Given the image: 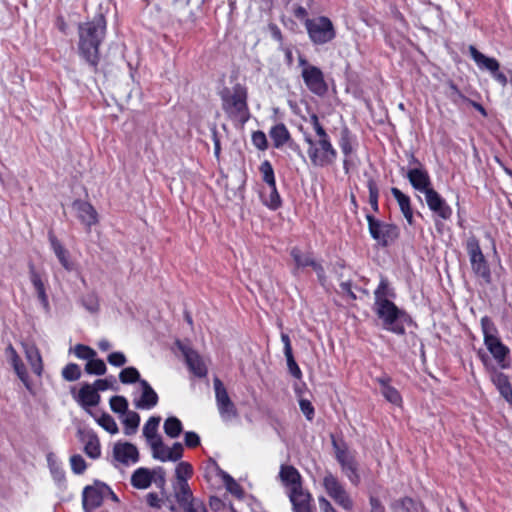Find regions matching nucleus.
Segmentation results:
<instances>
[{
    "mask_svg": "<svg viewBox=\"0 0 512 512\" xmlns=\"http://www.w3.org/2000/svg\"><path fill=\"white\" fill-rule=\"evenodd\" d=\"M119 379L124 384L139 382L141 380L138 370L134 367L123 369L119 374Z\"/></svg>",
    "mask_w": 512,
    "mask_h": 512,
    "instance_id": "44",
    "label": "nucleus"
},
{
    "mask_svg": "<svg viewBox=\"0 0 512 512\" xmlns=\"http://www.w3.org/2000/svg\"><path fill=\"white\" fill-rule=\"evenodd\" d=\"M102 490L103 488L94 486H87L84 489L82 504L86 512H89L101 505L103 501Z\"/></svg>",
    "mask_w": 512,
    "mask_h": 512,
    "instance_id": "27",
    "label": "nucleus"
},
{
    "mask_svg": "<svg viewBox=\"0 0 512 512\" xmlns=\"http://www.w3.org/2000/svg\"><path fill=\"white\" fill-rule=\"evenodd\" d=\"M222 108L234 120L245 123L249 119L247 89L237 84L221 91Z\"/></svg>",
    "mask_w": 512,
    "mask_h": 512,
    "instance_id": "2",
    "label": "nucleus"
},
{
    "mask_svg": "<svg viewBox=\"0 0 512 512\" xmlns=\"http://www.w3.org/2000/svg\"><path fill=\"white\" fill-rule=\"evenodd\" d=\"M174 497L181 507L186 510L191 504L198 500L193 498L192 491L188 483H174L173 484Z\"/></svg>",
    "mask_w": 512,
    "mask_h": 512,
    "instance_id": "29",
    "label": "nucleus"
},
{
    "mask_svg": "<svg viewBox=\"0 0 512 512\" xmlns=\"http://www.w3.org/2000/svg\"><path fill=\"white\" fill-rule=\"evenodd\" d=\"M299 406L302 413L306 416L308 420H312L314 416V408L309 400L301 399L299 401Z\"/></svg>",
    "mask_w": 512,
    "mask_h": 512,
    "instance_id": "58",
    "label": "nucleus"
},
{
    "mask_svg": "<svg viewBox=\"0 0 512 512\" xmlns=\"http://www.w3.org/2000/svg\"><path fill=\"white\" fill-rule=\"evenodd\" d=\"M391 193L396 199L404 218L406 219L409 225H412L413 211L410 206V198L395 187L391 189Z\"/></svg>",
    "mask_w": 512,
    "mask_h": 512,
    "instance_id": "32",
    "label": "nucleus"
},
{
    "mask_svg": "<svg viewBox=\"0 0 512 512\" xmlns=\"http://www.w3.org/2000/svg\"><path fill=\"white\" fill-rule=\"evenodd\" d=\"M152 450V457L161 462H176L183 455V445L175 442L172 447L164 445L162 439L150 446Z\"/></svg>",
    "mask_w": 512,
    "mask_h": 512,
    "instance_id": "11",
    "label": "nucleus"
},
{
    "mask_svg": "<svg viewBox=\"0 0 512 512\" xmlns=\"http://www.w3.org/2000/svg\"><path fill=\"white\" fill-rule=\"evenodd\" d=\"M80 440L84 444V452L92 459L101 455L100 442L97 435L91 431L80 432Z\"/></svg>",
    "mask_w": 512,
    "mask_h": 512,
    "instance_id": "25",
    "label": "nucleus"
},
{
    "mask_svg": "<svg viewBox=\"0 0 512 512\" xmlns=\"http://www.w3.org/2000/svg\"><path fill=\"white\" fill-rule=\"evenodd\" d=\"M490 379L492 383L495 385L501 396L510 404H512V388L508 377L499 372L495 368H492L490 371Z\"/></svg>",
    "mask_w": 512,
    "mask_h": 512,
    "instance_id": "23",
    "label": "nucleus"
},
{
    "mask_svg": "<svg viewBox=\"0 0 512 512\" xmlns=\"http://www.w3.org/2000/svg\"><path fill=\"white\" fill-rule=\"evenodd\" d=\"M290 501L293 505L294 512H310L311 510V495L303 487L294 488L288 491Z\"/></svg>",
    "mask_w": 512,
    "mask_h": 512,
    "instance_id": "19",
    "label": "nucleus"
},
{
    "mask_svg": "<svg viewBox=\"0 0 512 512\" xmlns=\"http://www.w3.org/2000/svg\"><path fill=\"white\" fill-rule=\"evenodd\" d=\"M219 475L221 476L226 489L236 497H242V489L240 485L225 471L220 470Z\"/></svg>",
    "mask_w": 512,
    "mask_h": 512,
    "instance_id": "42",
    "label": "nucleus"
},
{
    "mask_svg": "<svg viewBox=\"0 0 512 512\" xmlns=\"http://www.w3.org/2000/svg\"><path fill=\"white\" fill-rule=\"evenodd\" d=\"M49 240L51 248L58 258L63 268L67 271H74L76 269L75 263L70 259L69 252L63 247V245L57 240V238L50 234Z\"/></svg>",
    "mask_w": 512,
    "mask_h": 512,
    "instance_id": "26",
    "label": "nucleus"
},
{
    "mask_svg": "<svg viewBox=\"0 0 512 512\" xmlns=\"http://www.w3.org/2000/svg\"><path fill=\"white\" fill-rule=\"evenodd\" d=\"M216 405L220 417L223 421L228 422L237 416V410L234 403L231 401L227 390L219 378L213 380Z\"/></svg>",
    "mask_w": 512,
    "mask_h": 512,
    "instance_id": "9",
    "label": "nucleus"
},
{
    "mask_svg": "<svg viewBox=\"0 0 512 512\" xmlns=\"http://www.w3.org/2000/svg\"><path fill=\"white\" fill-rule=\"evenodd\" d=\"M284 355L286 357V361H287V366H288L289 372L296 379H300L301 376H302V372H301L299 366L297 365V363L294 360L293 353L291 352L289 354H284Z\"/></svg>",
    "mask_w": 512,
    "mask_h": 512,
    "instance_id": "52",
    "label": "nucleus"
},
{
    "mask_svg": "<svg viewBox=\"0 0 512 512\" xmlns=\"http://www.w3.org/2000/svg\"><path fill=\"white\" fill-rule=\"evenodd\" d=\"M305 142L308 144L307 154L314 166L325 167L334 163L337 152L330 140H314L306 134Z\"/></svg>",
    "mask_w": 512,
    "mask_h": 512,
    "instance_id": "5",
    "label": "nucleus"
},
{
    "mask_svg": "<svg viewBox=\"0 0 512 512\" xmlns=\"http://www.w3.org/2000/svg\"><path fill=\"white\" fill-rule=\"evenodd\" d=\"M260 172L262 174V179L267 184V186L276 184L274 170L269 161H264L261 163Z\"/></svg>",
    "mask_w": 512,
    "mask_h": 512,
    "instance_id": "45",
    "label": "nucleus"
},
{
    "mask_svg": "<svg viewBox=\"0 0 512 512\" xmlns=\"http://www.w3.org/2000/svg\"><path fill=\"white\" fill-rule=\"evenodd\" d=\"M291 257L295 262L296 269L312 266L315 261L310 254L302 253L300 249L296 247L291 250Z\"/></svg>",
    "mask_w": 512,
    "mask_h": 512,
    "instance_id": "40",
    "label": "nucleus"
},
{
    "mask_svg": "<svg viewBox=\"0 0 512 512\" xmlns=\"http://www.w3.org/2000/svg\"><path fill=\"white\" fill-rule=\"evenodd\" d=\"M252 142L259 150H265L267 148V138L262 131H256L252 134Z\"/></svg>",
    "mask_w": 512,
    "mask_h": 512,
    "instance_id": "54",
    "label": "nucleus"
},
{
    "mask_svg": "<svg viewBox=\"0 0 512 512\" xmlns=\"http://www.w3.org/2000/svg\"><path fill=\"white\" fill-rule=\"evenodd\" d=\"M146 501L150 507L157 509L161 508L162 504L164 503V500L159 498L156 493H148L146 495Z\"/></svg>",
    "mask_w": 512,
    "mask_h": 512,
    "instance_id": "59",
    "label": "nucleus"
},
{
    "mask_svg": "<svg viewBox=\"0 0 512 512\" xmlns=\"http://www.w3.org/2000/svg\"><path fill=\"white\" fill-rule=\"evenodd\" d=\"M378 382L381 384L382 395L391 403L398 405L401 403V396L399 392L388 384V381L384 378H379Z\"/></svg>",
    "mask_w": 512,
    "mask_h": 512,
    "instance_id": "36",
    "label": "nucleus"
},
{
    "mask_svg": "<svg viewBox=\"0 0 512 512\" xmlns=\"http://www.w3.org/2000/svg\"><path fill=\"white\" fill-rule=\"evenodd\" d=\"M340 148L343 152V154L345 155V159H344V169L346 172H348V156L351 155L352 151H353V148H352V145L349 141V139L346 137V136H343L341 138V141H340Z\"/></svg>",
    "mask_w": 512,
    "mask_h": 512,
    "instance_id": "51",
    "label": "nucleus"
},
{
    "mask_svg": "<svg viewBox=\"0 0 512 512\" xmlns=\"http://www.w3.org/2000/svg\"><path fill=\"white\" fill-rule=\"evenodd\" d=\"M5 357L9 364L13 367V370L16 373L17 377L20 379V381L24 384V386L27 389L30 390L31 384L29 381L27 369L24 363L22 362L20 356L18 355L17 351L11 344H9L5 348Z\"/></svg>",
    "mask_w": 512,
    "mask_h": 512,
    "instance_id": "15",
    "label": "nucleus"
},
{
    "mask_svg": "<svg viewBox=\"0 0 512 512\" xmlns=\"http://www.w3.org/2000/svg\"><path fill=\"white\" fill-rule=\"evenodd\" d=\"M200 443V438L195 432H186L185 433V444L188 447H196Z\"/></svg>",
    "mask_w": 512,
    "mask_h": 512,
    "instance_id": "60",
    "label": "nucleus"
},
{
    "mask_svg": "<svg viewBox=\"0 0 512 512\" xmlns=\"http://www.w3.org/2000/svg\"><path fill=\"white\" fill-rule=\"evenodd\" d=\"M70 465L75 474H82L87 467L84 458L79 454L70 457Z\"/></svg>",
    "mask_w": 512,
    "mask_h": 512,
    "instance_id": "50",
    "label": "nucleus"
},
{
    "mask_svg": "<svg viewBox=\"0 0 512 512\" xmlns=\"http://www.w3.org/2000/svg\"><path fill=\"white\" fill-rule=\"evenodd\" d=\"M109 364L120 367L126 363V357L122 352H113L107 358Z\"/></svg>",
    "mask_w": 512,
    "mask_h": 512,
    "instance_id": "57",
    "label": "nucleus"
},
{
    "mask_svg": "<svg viewBox=\"0 0 512 512\" xmlns=\"http://www.w3.org/2000/svg\"><path fill=\"white\" fill-rule=\"evenodd\" d=\"M158 472H163L162 468L152 471L148 468H138L131 475V485L136 489L145 490L151 486L154 475Z\"/></svg>",
    "mask_w": 512,
    "mask_h": 512,
    "instance_id": "21",
    "label": "nucleus"
},
{
    "mask_svg": "<svg viewBox=\"0 0 512 512\" xmlns=\"http://www.w3.org/2000/svg\"><path fill=\"white\" fill-rule=\"evenodd\" d=\"M263 203L270 209H277L281 205V198L276 189V184L269 185L261 193Z\"/></svg>",
    "mask_w": 512,
    "mask_h": 512,
    "instance_id": "34",
    "label": "nucleus"
},
{
    "mask_svg": "<svg viewBox=\"0 0 512 512\" xmlns=\"http://www.w3.org/2000/svg\"><path fill=\"white\" fill-rule=\"evenodd\" d=\"M323 487L337 505L346 511L352 510L353 500L337 477L331 473H326L323 477Z\"/></svg>",
    "mask_w": 512,
    "mask_h": 512,
    "instance_id": "8",
    "label": "nucleus"
},
{
    "mask_svg": "<svg viewBox=\"0 0 512 512\" xmlns=\"http://www.w3.org/2000/svg\"><path fill=\"white\" fill-rule=\"evenodd\" d=\"M110 407L115 413L125 414L128 409V402L123 396H113L110 399Z\"/></svg>",
    "mask_w": 512,
    "mask_h": 512,
    "instance_id": "48",
    "label": "nucleus"
},
{
    "mask_svg": "<svg viewBox=\"0 0 512 512\" xmlns=\"http://www.w3.org/2000/svg\"><path fill=\"white\" fill-rule=\"evenodd\" d=\"M85 371L91 375H103L106 372V365L103 360L94 357L86 363Z\"/></svg>",
    "mask_w": 512,
    "mask_h": 512,
    "instance_id": "43",
    "label": "nucleus"
},
{
    "mask_svg": "<svg viewBox=\"0 0 512 512\" xmlns=\"http://www.w3.org/2000/svg\"><path fill=\"white\" fill-rule=\"evenodd\" d=\"M367 221L370 235L380 244L386 245L397 236V229L395 226L382 223L374 219L371 215H367Z\"/></svg>",
    "mask_w": 512,
    "mask_h": 512,
    "instance_id": "12",
    "label": "nucleus"
},
{
    "mask_svg": "<svg viewBox=\"0 0 512 512\" xmlns=\"http://www.w3.org/2000/svg\"><path fill=\"white\" fill-rule=\"evenodd\" d=\"M163 429L168 437L177 438L181 434L183 427L177 417L171 416L164 421Z\"/></svg>",
    "mask_w": 512,
    "mask_h": 512,
    "instance_id": "37",
    "label": "nucleus"
},
{
    "mask_svg": "<svg viewBox=\"0 0 512 512\" xmlns=\"http://www.w3.org/2000/svg\"><path fill=\"white\" fill-rule=\"evenodd\" d=\"M334 447L336 459L341 465L343 474L348 478L352 485L358 486L361 478L354 455L347 449L338 446L335 442Z\"/></svg>",
    "mask_w": 512,
    "mask_h": 512,
    "instance_id": "10",
    "label": "nucleus"
},
{
    "mask_svg": "<svg viewBox=\"0 0 512 512\" xmlns=\"http://www.w3.org/2000/svg\"><path fill=\"white\" fill-rule=\"evenodd\" d=\"M98 423L99 425L105 429L107 432L111 433V434H116L118 433V426H117V423L115 422V420L108 414H104L102 415L99 419H98Z\"/></svg>",
    "mask_w": 512,
    "mask_h": 512,
    "instance_id": "49",
    "label": "nucleus"
},
{
    "mask_svg": "<svg viewBox=\"0 0 512 512\" xmlns=\"http://www.w3.org/2000/svg\"><path fill=\"white\" fill-rule=\"evenodd\" d=\"M74 208L80 221L87 227L98 222V214L94 207L85 201H75Z\"/></svg>",
    "mask_w": 512,
    "mask_h": 512,
    "instance_id": "24",
    "label": "nucleus"
},
{
    "mask_svg": "<svg viewBox=\"0 0 512 512\" xmlns=\"http://www.w3.org/2000/svg\"><path fill=\"white\" fill-rule=\"evenodd\" d=\"M179 348L185 357L190 371L197 377L206 376L207 368L199 354L187 346L180 345Z\"/></svg>",
    "mask_w": 512,
    "mask_h": 512,
    "instance_id": "18",
    "label": "nucleus"
},
{
    "mask_svg": "<svg viewBox=\"0 0 512 512\" xmlns=\"http://www.w3.org/2000/svg\"><path fill=\"white\" fill-rule=\"evenodd\" d=\"M305 27L310 40L316 45L326 44L336 37L332 21L325 16L307 19Z\"/></svg>",
    "mask_w": 512,
    "mask_h": 512,
    "instance_id": "6",
    "label": "nucleus"
},
{
    "mask_svg": "<svg viewBox=\"0 0 512 512\" xmlns=\"http://www.w3.org/2000/svg\"><path fill=\"white\" fill-rule=\"evenodd\" d=\"M30 278H31V282L37 292L40 302L42 303V305L45 309H48L49 308L48 297H47L45 287H44V284H43L40 276L35 271H32Z\"/></svg>",
    "mask_w": 512,
    "mask_h": 512,
    "instance_id": "38",
    "label": "nucleus"
},
{
    "mask_svg": "<svg viewBox=\"0 0 512 512\" xmlns=\"http://www.w3.org/2000/svg\"><path fill=\"white\" fill-rule=\"evenodd\" d=\"M73 352L77 358L87 360V362L96 357V351L83 344H77L74 347Z\"/></svg>",
    "mask_w": 512,
    "mask_h": 512,
    "instance_id": "47",
    "label": "nucleus"
},
{
    "mask_svg": "<svg viewBox=\"0 0 512 512\" xmlns=\"http://www.w3.org/2000/svg\"><path fill=\"white\" fill-rule=\"evenodd\" d=\"M83 304L85 306V308L91 312V313H95L98 311L99 309V303H98V299L97 297L94 295V294H89L87 295L84 299H83Z\"/></svg>",
    "mask_w": 512,
    "mask_h": 512,
    "instance_id": "55",
    "label": "nucleus"
},
{
    "mask_svg": "<svg viewBox=\"0 0 512 512\" xmlns=\"http://www.w3.org/2000/svg\"><path fill=\"white\" fill-rule=\"evenodd\" d=\"M176 481L174 483H188L193 474L192 466L187 462H180L175 469Z\"/></svg>",
    "mask_w": 512,
    "mask_h": 512,
    "instance_id": "41",
    "label": "nucleus"
},
{
    "mask_svg": "<svg viewBox=\"0 0 512 512\" xmlns=\"http://www.w3.org/2000/svg\"><path fill=\"white\" fill-rule=\"evenodd\" d=\"M21 346L32 371L37 376H41L43 372V361L39 349L33 343L21 342Z\"/></svg>",
    "mask_w": 512,
    "mask_h": 512,
    "instance_id": "22",
    "label": "nucleus"
},
{
    "mask_svg": "<svg viewBox=\"0 0 512 512\" xmlns=\"http://www.w3.org/2000/svg\"><path fill=\"white\" fill-rule=\"evenodd\" d=\"M374 311L378 318L382 321L384 329L395 334H404V327L401 319L405 316L404 312L390 300H379L374 303Z\"/></svg>",
    "mask_w": 512,
    "mask_h": 512,
    "instance_id": "4",
    "label": "nucleus"
},
{
    "mask_svg": "<svg viewBox=\"0 0 512 512\" xmlns=\"http://www.w3.org/2000/svg\"><path fill=\"white\" fill-rule=\"evenodd\" d=\"M491 75L501 86L504 87L507 85V77L504 73L500 72L499 69L496 70V72H493Z\"/></svg>",
    "mask_w": 512,
    "mask_h": 512,
    "instance_id": "63",
    "label": "nucleus"
},
{
    "mask_svg": "<svg viewBox=\"0 0 512 512\" xmlns=\"http://www.w3.org/2000/svg\"><path fill=\"white\" fill-rule=\"evenodd\" d=\"M105 31L106 21L101 14L79 26V51L93 65L97 63L99 45L104 39Z\"/></svg>",
    "mask_w": 512,
    "mask_h": 512,
    "instance_id": "1",
    "label": "nucleus"
},
{
    "mask_svg": "<svg viewBox=\"0 0 512 512\" xmlns=\"http://www.w3.org/2000/svg\"><path fill=\"white\" fill-rule=\"evenodd\" d=\"M374 295H375V302H379V300H388L387 299L388 284H387L386 280H383V279L381 280V282L379 283V286L377 287V289L374 292Z\"/></svg>",
    "mask_w": 512,
    "mask_h": 512,
    "instance_id": "56",
    "label": "nucleus"
},
{
    "mask_svg": "<svg viewBox=\"0 0 512 512\" xmlns=\"http://www.w3.org/2000/svg\"><path fill=\"white\" fill-rule=\"evenodd\" d=\"M62 376L67 381H76L81 376L80 367L75 363H69L63 368Z\"/></svg>",
    "mask_w": 512,
    "mask_h": 512,
    "instance_id": "46",
    "label": "nucleus"
},
{
    "mask_svg": "<svg viewBox=\"0 0 512 512\" xmlns=\"http://www.w3.org/2000/svg\"><path fill=\"white\" fill-rule=\"evenodd\" d=\"M124 415L123 423L125 425L124 433L126 435H131L136 432L139 423L140 416L138 413L134 411H127Z\"/></svg>",
    "mask_w": 512,
    "mask_h": 512,
    "instance_id": "39",
    "label": "nucleus"
},
{
    "mask_svg": "<svg viewBox=\"0 0 512 512\" xmlns=\"http://www.w3.org/2000/svg\"><path fill=\"white\" fill-rule=\"evenodd\" d=\"M471 268L476 276L481 277L486 283L491 281V273L488 263L481 251L478 240L470 237L466 243Z\"/></svg>",
    "mask_w": 512,
    "mask_h": 512,
    "instance_id": "7",
    "label": "nucleus"
},
{
    "mask_svg": "<svg viewBox=\"0 0 512 512\" xmlns=\"http://www.w3.org/2000/svg\"><path fill=\"white\" fill-rule=\"evenodd\" d=\"M369 203L374 210L378 209V188L373 180L368 181Z\"/></svg>",
    "mask_w": 512,
    "mask_h": 512,
    "instance_id": "53",
    "label": "nucleus"
},
{
    "mask_svg": "<svg viewBox=\"0 0 512 512\" xmlns=\"http://www.w3.org/2000/svg\"><path fill=\"white\" fill-rule=\"evenodd\" d=\"M425 195L426 203L431 211L436 213L441 219L448 220L452 216V209L440 194L433 188L428 190Z\"/></svg>",
    "mask_w": 512,
    "mask_h": 512,
    "instance_id": "14",
    "label": "nucleus"
},
{
    "mask_svg": "<svg viewBox=\"0 0 512 512\" xmlns=\"http://www.w3.org/2000/svg\"><path fill=\"white\" fill-rule=\"evenodd\" d=\"M77 401L84 408L93 407L99 403L100 395L92 385L85 384L78 393Z\"/></svg>",
    "mask_w": 512,
    "mask_h": 512,
    "instance_id": "31",
    "label": "nucleus"
},
{
    "mask_svg": "<svg viewBox=\"0 0 512 512\" xmlns=\"http://www.w3.org/2000/svg\"><path fill=\"white\" fill-rule=\"evenodd\" d=\"M270 137L274 142V146L279 148L289 140L290 134L286 126L280 123L271 128Z\"/></svg>",
    "mask_w": 512,
    "mask_h": 512,
    "instance_id": "35",
    "label": "nucleus"
},
{
    "mask_svg": "<svg viewBox=\"0 0 512 512\" xmlns=\"http://www.w3.org/2000/svg\"><path fill=\"white\" fill-rule=\"evenodd\" d=\"M469 53L474 62L477 64L478 68L481 70H487L492 74L500 68V64L495 58L487 57L478 51L474 46L469 47Z\"/></svg>",
    "mask_w": 512,
    "mask_h": 512,
    "instance_id": "28",
    "label": "nucleus"
},
{
    "mask_svg": "<svg viewBox=\"0 0 512 512\" xmlns=\"http://www.w3.org/2000/svg\"><path fill=\"white\" fill-rule=\"evenodd\" d=\"M209 505H210L211 509L214 511H218L224 507V503L218 497H211L210 501H209Z\"/></svg>",
    "mask_w": 512,
    "mask_h": 512,
    "instance_id": "64",
    "label": "nucleus"
},
{
    "mask_svg": "<svg viewBox=\"0 0 512 512\" xmlns=\"http://www.w3.org/2000/svg\"><path fill=\"white\" fill-rule=\"evenodd\" d=\"M141 394L134 399V405L137 409L151 410L158 403V395L146 380H140Z\"/></svg>",
    "mask_w": 512,
    "mask_h": 512,
    "instance_id": "17",
    "label": "nucleus"
},
{
    "mask_svg": "<svg viewBox=\"0 0 512 512\" xmlns=\"http://www.w3.org/2000/svg\"><path fill=\"white\" fill-rule=\"evenodd\" d=\"M407 177L412 187L422 193H427L431 190V180L428 172L423 168H413L407 173Z\"/></svg>",
    "mask_w": 512,
    "mask_h": 512,
    "instance_id": "20",
    "label": "nucleus"
},
{
    "mask_svg": "<svg viewBox=\"0 0 512 512\" xmlns=\"http://www.w3.org/2000/svg\"><path fill=\"white\" fill-rule=\"evenodd\" d=\"M113 456L116 461L130 465L135 464L139 459V452L135 445L128 442H118L114 445Z\"/></svg>",
    "mask_w": 512,
    "mask_h": 512,
    "instance_id": "16",
    "label": "nucleus"
},
{
    "mask_svg": "<svg viewBox=\"0 0 512 512\" xmlns=\"http://www.w3.org/2000/svg\"><path fill=\"white\" fill-rule=\"evenodd\" d=\"M319 507L321 512H337L332 504L324 497L319 498Z\"/></svg>",
    "mask_w": 512,
    "mask_h": 512,
    "instance_id": "61",
    "label": "nucleus"
},
{
    "mask_svg": "<svg viewBox=\"0 0 512 512\" xmlns=\"http://www.w3.org/2000/svg\"><path fill=\"white\" fill-rule=\"evenodd\" d=\"M280 479L288 491L302 486L301 475L293 466L283 465L280 470Z\"/></svg>",
    "mask_w": 512,
    "mask_h": 512,
    "instance_id": "30",
    "label": "nucleus"
},
{
    "mask_svg": "<svg viewBox=\"0 0 512 512\" xmlns=\"http://www.w3.org/2000/svg\"><path fill=\"white\" fill-rule=\"evenodd\" d=\"M161 421L160 416H152L148 419L143 427V435L146 438L149 446L161 440V436L158 434V427Z\"/></svg>",
    "mask_w": 512,
    "mask_h": 512,
    "instance_id": "33",
    "label": "nucleus"
},
{
    "mask_svg": "<svg viewBox=\"0 0 512 512\" xmlns=\"http://www.w3.org/2000/svg\"><path fill=\"white\" fill-rule=\"evenodd\" d=\"M480 323L484 345L486 346L487 350L492 355L500 368H508V356L510 350L506 345L502 343L501 339L499 338L497 327L487 316L482 317Z\"/></svg>",
    "mask_w": 512,
    "mask_h": 512,
    "instance_id": "3",
    "label": "nucleus"
},
{
    "mask_svg": "<svg viewBox=\"0 0 512 512\" xmlns=\"http://www.w3.org/2000/svg\"><path fill=\"white\" fill-rule=\"evenodd\" d=\"M301 76L307 88L314 94L324 95L327 92V84L322 71L318 67L302 69Z\"/></svg>",
    "mask_w": 512,
    "mask_h": 512,
    "instance_id": "13",
    "label": "nucleus"
},
{
    "mask_svg": "<svg viewBox=\"0 0 512 512\" xmlns=\"http://www.w3.org/2000/svg\"><path fill=\"white\" fill-rule=\"evenodd\" d=\"M185 511L186 512H207L205 506L203 505V503L200 500H198L194 504H191V506L188 507Z\"/></svg>",
    "mask_w": 512,
    "mask_h": 512,
    "instance_id": "62",
    "label": "nucleus"
}]
</instances>
